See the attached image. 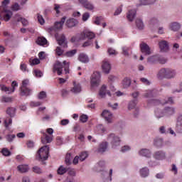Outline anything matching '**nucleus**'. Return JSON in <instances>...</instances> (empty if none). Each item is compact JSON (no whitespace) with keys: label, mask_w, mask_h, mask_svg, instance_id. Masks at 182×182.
I'll list each match as a JSON object with an SVG mask.
<instances>
[{"label":"nucleus","mask_w":182,"mask_h":182,"mask_svg":"<svg viewBox=\"0 0 182 182\" xmlns=\"http://www.w3.org/2000/svg\"><path fill=\"white\" fill-rule=\"evenodd\" d=\"M69 66H70V63L66 60H64L63 63H60V61H56L53 65V71L54 73H57L58 76H60V75H62V73L63 72V68H64L65 75H68V73H69Z\"/></svg>","instance_id":"1"},{"label":"nucleus","mask_w":182,"mask_h":182,"mask_svg":"<svg viewBox=\"0 0 182 182\" xmlns=\"http://www.w3.org/2000/svg\"><path fill=\"white\" fill-rule=\"evenodd\" d=\"M33 171L34 173H36V174H41L42 169H41V168H39V166H34V167H33Z\"/></svg>","instance_id":"56"},{"label":"nucleus","mask_w":182,"mask_h":182,"mask_svg":"<svg viewBox=\"0 0 182 182\" xmlns=\"http://www.w3.org/2000/svg\"><path fill=\"white\" fill-rule=\"evenodd\" d=\"M153 157L155 160H164L166 159V152L164 151H156L154 153Z\"/></svg>","instance_id":"13"},{"label":"nucleus","mask_w":182,"mask_h":182,"mask_svg":"<svg viewBox=\"0 0 182 182\" xmlns=\"http://www.w3.org/2000/svg\"><path fill=\"white\" fill-rule=\"evenodd\" d=\"M55 37L60 46L68 48V43L66 42V38L65 37V35L56 33Z\"/></svg>","instance_id":"9"},{"label":"nucleus","mask_w":182,"mask_h":182,"mask_svg":"<svg viewBox=\"0 0 182 182\" xmlns=\"http://www.w3.org/2000/svg\"><path fill=\"white\" fill-rule=\"evenodd\" d=\"M74 87L70 90L73 93H80L82 92V87L80 84H76V82H73Z\"/></svg>","instance_id":"23"},{"label":"nucleus","mask_w":182,"mask_h":182,"mask_svg":"<svg viewBox=\"0 0 182 182\" xmlns=\"http://www.w3.org/2000/svg\"><path fill=\"white\" fill-rule=\"evenodd\" d=\"M11 87H6L5 85H0L1 90L2 92H6L8 95H11V93H14L15 92V87H18V82L16 81H13L11 83Z\"/></svg>","instance_id":"7"},{"label":"nucleus","mask_w":182,"mask_h":182,"mask_svg":"<svg viewBox=\"0 0 182 182\" xmlns=\"http://www.w3.org/2000/svg\"><path fill=\"white\" fill-rule=\"evenodd\" d=\"M136 25L138 29L141 30L144 28V24L143 23V21L140 18H136Z\"/></svg>","instance_id":"36"},{"label":"nucleus","mask_w":182,"mask_h":182,"mask_svg":"<svg viewBox=\"0 0 182 182\" xmlns=\"http://www.w3.org/2000/svg\"><path fill=\"white\" fill-rule=\"evenodd\" d=\"M36 43L40 46H45L48 43V40L44 37H38L36 40Z\"/></svg>","instance_id":"26"},{"label":"nucleus","mask_w":182,"mask_h":182,"mask_svg":"<svg viewBox=\"0 0 182 182\" xmlns=\"http://www.w3.org/2000/svg\"><path fill=\"white\" fill-rule=\"evenodd\" d=\"M41 103L39 101H38V102H31L30 103L31 107H38L41 106Z\"/></svg>","instance_id":"59"},{"label":"nucleus","mask_w":182,"mask_h":182,"mask_svg":"<svg viewBox=\"0 0 182 182\" xmlns=\"http://www.w3.org/2000/svg\"><path fill=\"white\" fill-rule=\"evenodd\" d=\"M138 102H139V100H137V99L130 101L128 105L129 110H132V109H134V107H136V106L137 105Z\"/></svg>","instance_id":"33"},{"label":"nucleus","mask_w":182,"mask_h":182,"mask_svg":"<svg viewBox=\"0 0 182 182\" xmlns=\"http://www.w3.org/2000/svg\"><path fill=\"white\" fill-rule=\"evenodd\" d=\"M101 117L102 119H104L106 123H112L113 122L112 114H102Z\"/></svg>","instance_id":"28"},{"label":"nucleus","mask_w":182,"mask_h":182,"mask_svg":"<svg viewBox=\"0 0 182 182\" xmlns=\"http://www.w3.org/2000/svg\"><path fill=\"white\" fill-rule=\"evenodd\" d=\"M37 19L40 23V25H43L45 23V19L42 15L37 14Z\"/></svg>","instance_id":"47"},{"label":"nucleus","mask_w":182,"mask_h":182,"mask_svg":"<svg viewBox=\"0 0 182 182\" xmlns=\"http://www.w3.org/2000/svg\"><path fill=\"white\" fill-rule=\"evenodd\" d=\"M112 176H113V169H110L109 170V174H108V177L106 178V179H105L104 178V181L105 182H110V181H112Z\"/></svg>","instance_id":"48"},{"label":"nucleus","mask_w":182,"mask_h":182,"mask_svg":"<svg viewBox=\"0 0 182 182\" xmlns=\"http://www.w3.org/2000/svg\"><path fill=\"white\" fill-rule=\"evenodd\" d=\"M131 149L129 146H124L121 148L122 153H126V151H129Z\"/></svg>","instance_id":"63"},{"label":"nucleus","mask_w":182,"mask_h":182,"mask_svg":"<svg viewBox=\"0 0 182 182\" xmlns=\"http://www.w3.org/2000/svg\"><path fill=\"white\" fill-rule=\"evenodd\" d=\"M89 18H90V14H89V13L86 12L84 13L82 15V21L84 22H86V21H87L89 19Z\"/></svg>","instance_id":"61"},{"label":"nucleus","mask_w":182,"mask_h":182,"mask_svg":"<svg viewBox=\"0 0 182 182\" xmlns=\"http://www.w3.org/2000/svg\"><path fill=\"white\" fill-rule=\"evenodd\" d=\"M107 140L110 142L112 149H117L120 146V137L114 134L108 135Z\"/></svg>","instance_id":"5"},{"label":"nucleus","mask_w":182,"mask_h":182,"mask_svg":"<svg viewBox=\"0 0 182 182\" xmlns=\"http://www.w3.org/2000/svg\"><path fill=\"white\" fill-rule=\"evenodd\" d=\"M65 164H67V166L72 164V155H70V154H67L65 156Z\"/></svg>","instance_id":"39"},{"label":"nucleus","mask_w":182,"mask_h":182,"mask_svg":"<svg viewBox=\"0 0 182 182\" xmlns=\"http://www.w3.org/2000/svg\"><path fill=\"white\" fill-rule=\"evenodd\" d=\"M68 171H69V168H65L63 166H60L57 170V173L60 176H63V174H65V173H68Z\"/></svg>","instance_id":"30"},{"label":"nucleus","mask_w":182,"mask_h":182,"mask_svg":"<svg viewBox=\"0 0 182 182\" xmlns=\"http://www.w3.org/2000/svg\"><path fill=\"white\" fill-rule=\"evenodd\" d=\"M55 53L58 56H62V55H63V50H62L60 47H57L55 49Z\"/></svg>","instance_id":"57"},{"label":"nucleus","mask_w":182,"mask_h":182,"mask_svg":"<svg viewBox=\"0 0 182 182\" xmlns=\"http://www.w3.org/2000/svg\"><path fill=\"white\" fill-rule=\"evenodd\" d=\"M38 97L40 100H42V99H46V92L41 91L38 95Z\"/></svg>","instance_id":"53"},{"label":"nucleus","mask_w":182,"mask_h":182,"mask_svg":"<svg viewBox=\"0 0 182 182\" xmlns=\"http://www.w3.org/2000/svg\"><path fill=\"white\" fill-rule=\"evenodd\" d=\"M106 94L108 95V96H112V94L110 93V91H107L106 92V85H102V87L100 90L99 95L101 97H105L106 96Z\"/></svg>","instance_id":"22"},{"label":"nucleus","mask_w":182,"mask_h":182,"mask_svg":"<svg viewBox=\"0 0 182 182\" xmlns=\"http://www.w3.org/2000/svg\"><path fill=\"white\" fill-rule=\"evenodd\" d=\"M1 153L3 154V156H11V151H9V150H8L7 149H3L1 151Z\"/></svg>","instance_id":"62"},{"label":"nucleus","mask_w":182,"mask_h":182,"mask_svg":"<svg viewBox=\"0 0 182 182\" xmlns=\"http://www.w3.org/2000/svg\"><path fill=\"white\" fill-rule=\"evenodd\" d=\"M155 177L157 180H163L166 178V173L164 172H159L155 175Z\"/></svg>","instance_id":"40"},{"label":"nucleus","mask_w":182,"mask_h":182,"mask_svg":"<svg viewBox=\"0 0 182 182\" xmlns=\"http://www.w3.org/2000/svg\"><path fill=\"white\" fill-rule=\"evenodd\" d=\"M159 59V55H152L148 58L147 62L149 63H157V60Z\"/></svg>","instance_id":"34"},{"label":"nucleus","mask_w":182,"mask_h":182,"mask_svg":"<svg viewBox=\"0 0 182 182\" xmlns=\"http://www.w3.org/2000/svg\"><path fill=\"white\" fill-rule=\"evenodd\" d=\"M86 38H87L88 41H92V39H95L96 38V34L92 31H85Z\"/></svg>","instance_id":"35"},{"label":"nucleus","mask_w":182,"mask_h":182,"mask_svg":"<svg viewBox=\"0 0 182 182\" xmlns=\"http://www.w3.org/2000/svg\"><path fill=\"white\" fill-rule=\"evenodd\" d=\"M181 27V26H180V23L177 22L171 23L170 25V29H171V31H173L174 32L178 31Z\"/></svg>","instance_id":"32"},{"label":"nucleus","mask_w":182,"mask_h":182,"mask_svg":"<svg viewBox=\"0 0 182 182\" xmlns=\"http://www.w3.org/2000/svg\"><path fill=\"white\" fill-rule=\"evenodd\" d=\"M7 114H15L16 113V108L15 107H9L6 109Z\"/></svg>","instance_id":"46"},{"label":"nucleus","mask_w":182,"mask_h":182,"mask_svg":"<svg viewBox=\"0 0 182 182\" xmlns=\"http://www.w3.org/2000/svg\"><path fill=\"white\" fill-rule=\"evenodd\" d=\"M78 59L79 61L82 63H87V62H89V57L84 53L80 54Z\"/></svg>","instance_id":"31"},{"label":"nucleus","mask_w":182,"mask_h":182,"mask_svg":"<svg viewBox=\"0 0 182 182\" xmlns=\"http://www.w3.org/2000/svg\"><path fill=\"white\" fill-rule=\"evenodd\" d=\"M2 102L5 103H11L12 102V97H2Z\"/></svg>","instance_id":"55"},{"label":"nucleus","mask_w":182,"mask_h":182,"mask_svg":"<svg viewBox=\"0 0 182 182\" xmlns=\"http://www.w3.org/2000/svg\"><path fill=\"white\" fill-rule=\"evenodd\" d=\"M87 157V153L86 152H82L79 156L80 161H85Z\"/></svg>","instance_id":"50"},{"label":"nucleus","mask_w":182,"mask_h":182,"mask_svg":"<svg viewBox=\"0 0 182 182\" xmlns=\"http://www.w3.org/2000/svg\"><path fill=\"white\" fill-rule=\"evenodd\" d=\"M159 48L161 52H167L168 50V43L166 41L159 42Z\"/></svg>","instance_id":"19"},{"label":"nucleus","mask_w":182,"mask_h":182,"mask_svg":"<svg viewBox=\"0 0 182 182\" xmlns=\"http://www.w3.org/2000/svg\"><path fill=\"white\" fill-rule=\"evenodd\" d=\"M17 170L20 171V173H28L29 166H28V165H19L17 166Z\"/></svg>","instance_id":"29"},{"label":"nucleus","mask_w":182,"mask_h":182,"mask_svg":"<svg viewBox=\"0 0 182 182\" xmlns=\"http://www.w3.org/2000/svg\"><path fill=\"white\" fill-rule=\"evenodd\" d=\"M65 21H66V16L63 17L60 21L55 22L54 26L48 28L50 32H52L53 31H58L59 29H62V28H63V23H65Z\"/></svg>","instance_id":"10"},{"label":"nucleus","mask_w":182,"mask_h":182,"mask_svg":"<svg viewBox=\"0 0 182 182\" xmlns=\"http://www.w3.org/2000/svg\"><path fill=\"white\" fill-rule=\"evenodd\" d=\"M107 146H109V144L107 141H102L100 144L98 153H105L107 150Z\"/></svg>","instance_id":"20"},{"label":"nucleus","mask_w":182,"mask_h":182,"mask_svg":"<svg viewBox=\"0 0 182 182\" xmlns=\"http://www.w3.org/2000/svg\"><path fill=\"white\" fill-rule=\"evenodd\" d=\"M129 48L128 47H122V55L124 56H129Z\"/></svg>","instance_id":"60"},{"label":"nucleus","mask_w":182,"mask_h":182,"mask_svg":"<svg viewBox=\"0 0 182 182\" xmlns=\"http://www.w3.org/2000/svg\"><path fill=\"white\" fill-rule=\"evenodd\" d=\"M77 23V21L76 19L70 18L67 21L66 26H68V28H73V26H76Z\"/></svg>","instance_id":"27"},{"label":"nucleus","mask_w":182,"mask_h":182,"mask_svg":"<svg viewBox=\"0 0 182 182\" xmlns=\"http://www.w3.org/2000/svg\"><path fill=\"white\" fill-rule=\"evenodd\" d=\"M79 2L89 11H92V9L95 8L92 4L87 1V0H79Z\"/></svg>","instance_id":"18"},{"label":"nucleus","mask_w":182,"mask_h":182,"mask_svg":"<svg viewBox=\"0 0 182 182\" xmlns=\"http://www.w3.org/2000/svg\"><path fill=\"white\" fill-rule=\"evenodd\" d=\"M159 132L160 134H167V133H168V132L166 131V127L164 126L159 127Z\"/></svg>","instance_id":"54"},{"label":"nucleus","mask_w":182,"mask_h":182,"mask_svg":"<svg viewBox=\"0 0 182 182\" xmlns=\"http://www.w3.org/2000/svg\"><path fill=\"white\" fill-rule=\"evenodd\" d=\"M75 53H76V50H72L66 53V56H68L69 58H70L74 55H75Z\"/></svg>","instance_id":"64"},{"label":"nucleus","mask_w":182,"mask_h":182,"mask_svg":"<svg viewBox=\"0 0 182 182\" xmlns=\"http://www.w3.org/2000/svg\"><path fill=\"white\" fill-rule=\"evenodd\" d=\"M157 62H159V63H161V65H164L165 63H167V58L158 55Z\"/></svg>","instance_id":"42"},{"label":"nucleus","mask_w":182,"mask_h":182,"mask_svg":"<svg viewBox=\"0 0 182 182\" xmlns=\"http://www.w3.org/2000/svg\"><path fill=\"white\" fill-rule=\"evenodd\" d=\"M154 146L157 149H160L163 146V138L156 137L154 139Z\"/></svg>","instance_id":"21"},{"label":"nucleus","mask_w":182,"mask_h":182,"mask_svg":"<svg viewBox=\"0 0 182 182\" xmlns=\"http://www.w3.org/2000/svg\"><path fill=\"white\" fill-rule=\"evenodd\" d=\"M15 137H16L15 134H12V135L9 134L6 136V140L9 143H11V142L14 141V139H15Z\"/></svg>","instance_id":"58"},{"label":"nucleus","mask_w":182,"mask_h":182,"mask_svg":"<svg viewBox=\"0 0 182 182\" xmlns=\"http://www.w3.org/2000/svg\"><path fill=\"white\" fill-rule=\"evenodd\" d=\"M87 119H89V117H87V115L86 114H82L80 117V122H82V123H86L87 122Z\"/></svg>","instance_id":"51"},{"label":"nucleus","mask_w":182,"mask_h":182,"mask_svg":"<svg viewBox=\"0 0 182 182\" xmlns=\"http://www.w3.org/2000/svg\"><path fill=\"white\" fill-rule=\"evenodd\" d=\"M11 3L10 0H4L2 1V6L0 8V11H4V8L6 9V6Z\"/></svg>","instance_id":"45"},{"label":"nucleus","mask_w":182,"mask_h":182,"mask_svg":"<svg viewBox=\"0 0 182 182\" xmlns=\"http://www.w3.org/2000/svg\"><path fill=\"white\" fill-rule=\"evenodd\" d=\"M176 132L181 134L182 133V115H179L176 119Z\"/></svg>","instance_id":"14"},{"label":"nucleus","mask_w":182,"mask_h":182,"mask_svg":"<svg viewBox=\"0 0 182 182\" xmlns=\"http://www.w3.org/2000/svg\"><path fill=\"white\" fill-rule=\"evenodd\" d=\"M138 153L141 157H146V159L151 157V151H150V149H142L139 150Z\"/></svg>","instance_id":"15"},{"label":"nucleus","mask_w":182,"mask_h":182,"mask_svg":"<svg viewBox=\"0 0 182 182\" xmlns=\"http://www.w3.org/2000/svg\"><path fill=\"white\" fill-rule=\"evenodd\" d=\"M12 17V11L3 8V10H0V19H3L6 22H8Z\"/></svg>","instance_id":"8"},{"label":"nucleus","mask_w":182,"mask_h":182,"mask_svg":"<svg viewBox=\"0 0 182 182\" xmlns=\"http://www.w3.org/2000/svg\"><path fill=\"white\" fill-rule=\"evenodd\" d=\"M140 48L141 51L142 52V53H144V55H151V50H150V47L146 43H141L140 44Z\"/></svg>","instance_id":"12"},{"label":"nucleus","mask_w":182,"mask_h":182,"mask_svg":"<svg viewBox=\"0 0 182 182\" xmlns=\"http://www.w3.org/2000/svg\"><path fill=\"white\" fill-rule=\"evenodd\" d=\"M122 87L124 89H127V87H129L132 85V80L129 77H125L122 82Z\"/></svg>","instance_id":"25"},{"label":"nucleus","mask_w":182,"mask_h":182,"mask_svg":"<svg viewBox=\"0 0 182 182\" xmlns=\"http://www.w3.org/2000/svg\"><path fill=\"white\" fill-rule=\"evenodd\" d=\"M17 21L18 22H21L23 26H26V25H28V20L22 18V17H20L17 19Z\"/></svg>","instance_id":"49"},{"label":"nucleus","mask_w":182,"mask_h":182,"mask_svg":"<svg viewBox=\"0 0 182 182\" xmlns=\"http://www.w3.org/2000/svg\"><path fill=\"white\" fill-rule=\"evenodd\" d=\"M164 113H166V114H174L176 112L174 111V108L166 107L164 109Z\"/></svg>","instance_id":"43"},{"label":"nucleus","mask_w":182,"mask_h":182,"mask_svg":"<svg viewBox=\"0 0 182 182\" xmlns=\"http://www.w3.org/2000/svg\"><path fill=\"white\" fill-rule=\"evenodd\" d=\"M102 72H104V73H107V74L110 73L112 65H110V63H109V61L104 60L102 62Z\"/></svg>","instance_id":"16"},{"label":"nucleus","mask_w":182,"mask_h":182,"mask_svg":"<svg viewBox=\"0 0 182 182\" xmlns=\"http://www.w3.org/2000/svg\"><path fill=\"white\" fill-rule=\"evenodd\" d=\"M21 9V6L18 3H15L11 6V10L14 11H19Z\"/></svg>","instance_id":"52"},{"label":"nucleus","mask_w":182,"mask_h":182,"mask_svg":"<svg viewBox=\"0 0 182 182\" xmlns=\"http://www.w3.org/2000/svg\"><path fill=\"white\" fill-rule=\"evenodd\" d=\"M77 38H78L79 41H85L86 39V31L80 33V34H77Z\"/></svg>","instance_id":"41"},{"label":"nucleus","mask_w":182,"mask_h":182,"mask_svg":"<svg viewBox=\"0 0 182 182\" xmlns=\"http://www.w3.org/2000/svg\"><path fill=\"white\" fill-rule=\"evenodd\" d=\"M49 157V146L46 145L41 147L37 152L36 159L41 161L48 160Z\"/></svg>","instance_id":"3"},{"label":"nucleus","mask_w":182,"mask_h":182,"mask_svg":"<svg viewBox=\"0 0 182 182\" xmlns=\"http://www.w3.org/2000/svg\"><path fill=\"white\" fill-rule=\"evenodd\" d=\"M29 86V80H24L22 81V85L20 87L21 96H30L32 93V90L28 87Z\"/></svg>","instance_id":"4"},{"label":"nucleus","mask_w":182,"mask_h":182,"mask_svg":"<svg viewBox=\"0 0 182 182\" xmlns=\"http://www.w3.org/2000/svg\"><path fill=\"white\" fill-rule=\"evenodd\" d=\"M11 124H12V119L11 118H6L4 120V126L6 127V129H9V126H11Z\"/></svg>","instance_id":"44"},{"label":"nucleus","mask_w":182,"mask_h":182,"mask_svg":"<svg viewBox=\"0 0 182 182\" xmlns=\"http://www.w3.org/2000/svg\"><path fill=\"white\" fill-rule=\"evenodd\" d=\"M157 76L159 79H173L176 76V70L171 68H161Z\"/></svg>","instance_id":"2"},{"label":"nucleus","mask_w":182,"mask_h":182,"mask_svg":"<svg viewBox=\"0 0 182 182\" xmlns=\"http://www.w3.org/2000/svg\"><path fill=\"white\" fill-rule=\"evenodd\" d=\"M99 85H100V73L96 71L92 75L91 86L92 87H97Z\"/></svg>","instance_id":"6"},{"label":"nucleus","mask_w":182,"mask_h":182,"mask_svg":"<svg viewBox=\"0 0 182 182\" xmlns=\"http://www.w3.org/2000/svg\"><path fill=\"white\" fill-rule=\"evenodd\" d=\"M136 11L135 9L129 11L127 18L129 22H132L133 19H134V17L136 16Z\"/></svg>","instance_id":"24"},{"label":"nucleus","mask_w":182,"mask_h":182,"mask_svg":"<svg viewBox=\"0 0 182 182\" xmlns=\"http://www.w3.org/2000/svg\"><path fill=\"white\" fill-rule=\"evenodd\" d=\"M139 174L142 178H146V177H149L150 174V170H149V168L147 167H144L139 170Z\"/></svg>","instance_id":"17"},{"label":"nucleus","mask_w":182,"mask_h":182,"mask_svg":"<svg viewBox=\"0 0 182 182\" xmlns=\"http://www.w3.org/2000/svg\"><path fill=\"white\" fill-rule=\"evenodd\" d=\"M41 134H43V136H41V143H43V144H46V143H52V141L53 140V135H48L45 131H41Z\"/></svg>","instance_id":"11"},{"label":"nucleus","mask_w":182,"mask_h":182,"mask_svg":"<svg viewBox=\"0 0 182 182\" xmlns=\"http://www.w3.org/2000/svg\"><path fill=\"white\" fill-rule=\"evenodd\" d=\"M95 130L96 132H98V133H105V132H106V128L103 127L102 124H98L96 127Z\"/></svg>","instance_id":"38"},{"label":"nucleus","mask_w":182,"mask_h":182,"mask_svg":"<svg viewBox=\"0 0 182 182\" xmlns=\"http://www.w3.org/2000/svg\"><path fill=\"white\" fill-rule=\"evenodd\" d=\"M139 5H151V4H154L156 0H140Z\"/></svg>","instance_id":"37"}]
</instances>
